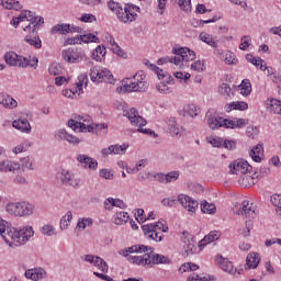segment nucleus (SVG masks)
Segmentation results:
<instances>
[{
    "mask_svg": "<svg viewBox=\"0 0 281 281\" xmlns=\"http://www.w3.org/2000/svg\"><path fill=\"white\" fill-rule=\"evenodd\" d=\"M124 117H127L132 126H138L137 133H144L145 135H155V132L142 126H146V120L139 115L136 109L130 108L123 111Z\"/></svg>",
    "mask_w": 281,
    "mask_h": 281,
    "instance_id": "6e6552de",
    "label": "nucleus"
},
{
    "mask_svg": "<svg viewBox=\"0 0 281 281\" xmlns=\"http://www.w3.org/2000/svg\"><path fill=\"white\" fill-rule=\"evenodd\" d=\"M2 58L8 67H19L20 69H25V67H27V57H23L14 50L4 53Z\"/></svg>",
    "mask_w": 281,
    "mask_h": 281,
    "instance_id": "f8f14e48",
    "label": "nucleus"
},
{
    "mask_svg": "<svg viewBox=\"0 0 281 281\" xmlns=\"http://www.w3.org/2000/svg\"><path fill=\"white\" fill-rule=\"evenodd\" d=\"M103 43H105L109 47V49H111V52H113V54H116V56H119L120 58H126V52H124L120 45H117L115 43V37H113V35L105 33L103 35Z\"/></svg>",
    "mask_w": 281,
    "mask_h": 281,
    "instance_id": "a211bd4d",
    "label": "nucleus"
},
{
    "mask_svg": "<svg viewBox=\"0 0 281 281\" xmlns=\"http://www.w3.org/2000/svg\"><path fill=\"white\" fill-rule=\"evenodd\" d=\"M24 276L27 280L38 281L47 278V272H45V269L43 268H33L26 270Z\"/></svg>",
    "mask_w": 281,
    "mask_h": 281,
    "instance_id": "b1692460",
    "label": "nucleus"
},
{
    "mask_svg": "<svg viewBox=\"0 0 281 281\" xmlns=\"http://www.w3.org/2000/svg\"><path fill=\"white\" fill-rule=\"evenodd\" d=\"M41 233L44 234V236H54L56 235V228H54L52 224H46L42 227Z\"/></svg>",
    "mask_w": 281,
    "mask_h": 281,
    "instance_id": "e2e57ef3",
    "label": "nucleus"
},
{
    "mask_svg": "<svg viewBox=\"0 0 281 281\" xmlns=\"http://www.w3.org/2000/svg\"><path fill=\"white\" fill-rule=\"evenodd\" d=\"M145 238L147 240H154L155 243H161L164 240V233L168 232V226L164 225V222H156L155 224H145L142 226ZM164 232V233H161Z\"/></svg>",
    "mask_w": 281,
    "mask_h": 281,
    "instance_id": "0eeeda50",
    "label": "nucleus"
},
{
    "mask_svg": "<svg viewBox=\"0 0 281 281\" xmlns=\"http://www.w3.org/2000/svg\"><path fill=\"white\" fill-rule=\"evenodd\" d=\"M77 32V34H82V27L74 26L69 24H57L52 27V34H69Z\"/></svg>",
    "mask_w": 281,
    "mask_h": 281,
    "instance_id": "5701e85b",
    "label": "nucleus"
},
{
    "mask_svg": "<svg viewBox=\"0 0 281 281\" xmlns=\"http://www.w3.org/2000/svg\"><path fill=\"white\" fill-rule=\"evenodd\" d=\"M183 111L186 115H189V117H196V115L201 113V110L194 104L184 105Z\"/></svg>",
    "mask_w": 281,
    "mask_h": 281,
    "instance_id": "09e8293b",
    "label": "nucleus"
},
{
    "mask_svg": "<svg viewBox=\"0 0 281 281\" xmlns=\"http://www.w3.org/2000/svg\"><path fill=\"white\" fill-rule=\"evenodd\" d=\"M241 95H249L251 93V82L249 79H245L241 81Z\"/></svg>",
    "mask_w": 281,
    "mask_h": 281,
    "instance_id": "052dcab7",
    "label": "nucleus"
},
{
    "mask_svg": "<svg viewBox=\"0 0 281 281\" xmlns=\"http://www.w3.org/2000/svg\"><path fill=\"white\" fill-rule=\"evenodd\" d=\"M249 109V104L245 101H233L231 103H226L224 106V111L226 113H232V111H247Z\"/></svg>",
    "mask_w": 281,
    "mask_h": 281,
    "instance_id": "c756f323",
    "label": "nucleus"
},
{
    "mask_svg": "<svg viewBox=\"0 0 281 281\" xmlns=\"http://www.w3.org/2000/svg\"><path fill=\"white\" fill-rule=\"evenodd\" d=\"M123 91L131 93L136 91L138 93H144L148 91V83L146 82V75L144 71H138L133 76V79H126L122 82Z\"/></svg>",
    "mask_w": 281,
    "mask_h": 281,
    "instance_id": "39448f33",
    "label": "nucleus"
},
{
    "mask_svg": "<svg viewBox=\"0 0 281 281\" xmlns=\"http://www.w3.org/2000/svg\"><path fill=\"white\" fill-rule=\"evenodd\" d=\"M94 126L91 124V116L85 115L81 121V127L79 128V133H91Z\"/></svg>",
    "mask_w": 281,
    "mask_h": 281,
    "instance_id": "79ce46f5",
    "label": "nucleus"
},
{
    "mask_svg": "<svg viewBox=\"0 0 281 281\" xmlns=\"http://www.w3.org/2000/svg\"><path fill=\"white\" fill-rule=\"evenodd\" d=\"M229 170L232 175H247V172H251L254 167L247 162V160H235L229 165Z\"/></svg>",
    "mask_w": 281,
    "mask_h": 281,
    "instance_id": "dca6fc26",
    "label": "nucleus"
},
{
    "mask_svg": "<svg viewBox=\"0 0 281 281\" xmlns=\"http://www.w3.org/2000/svg\"><path fill=\"white\" fill-rule=\"evenodd\" d=\"M82 120H85V115H75L74 119H70L68 121L69 128H72V131H78L80 133Z\"/></svg>",
    "mask_w": 281,
    "mask_h": 281,
    "instance_id": "ea45409f",
    "label": "nucleus"
},
{
    "mask_svg": "<svg viewBox=\"0 0 281 281\" xmlns=\"http://www.w3.org/2000/svg\"><path fill=\"white\" fill-rule=\"evenodd\" d=\"M77 161H79V164L83 167V168H89L90 170H95V168H98V161L93 160V158L85 155V154H80L77 156Z\"/></svg>",
    "mask_w": 281,
    "mask_h": 281,
    "instance_id": "c85d7f7f",
    "label": "nucleus"
},
{
    "mask_svg": "<svg viewBox=\"0 0 281 281\" xmlns=\"http://www.w3.org/2000/svg\"><path fill=\"white\" fill-rule=\"evenodd\" d=\"M220 58L221 60H224L226 65H238V58H236V55L229 50L220 53Z\"/></svg>",
    "mask_w": 281,
    "mask_h": 281,
    "instance_id": "4c0bfd02",
    "label": "nucleus"
},
{
    "mask_svg": "<svg viewBox=\"0 0 281 281\" xmlns=\"http://www.w3.org/2000/svg\"><path fill=\"white\" fill-rule=\"evenodd\" d=\"M206 122L209 127L212 131H216L217 128H243L246 122L245 119H223L221 116H216V110L210 109L206 114Z\"/></svg>",
    "mask_w": 281,
    "mask_h": 281,
    "instance_id": "7ed1b4c3",
    "label": "nucleus"
},
{
    "mask_svg": "<svg viewBox=\"0 0 281 281\" xmlns=\"http://www.w3.org/2000/svg\"><path fill=\"white\" fill-rule=\"evenodd\" d=\"M108 8L109 10H111V12H114V14H119L120 12H122V5H120V3L111 0L108 2Z\"/></svg>",
    "mask_w": 281,
    "mask_h": 281,
    "instance_id": "69168bd1",
    "label": "nucleus"
},
{
    "mask_svg": "<svg viewBox=\"0 0 281 281\" xmlns=\"http://www.w3.org/2000/svg\"><path fill=\"white\" fill-rule=\"evenodd\" d=\"M128 143H124L123 145H110L108 148L101 150V155L102 157H109V155H126Z\"/></svg>",
    "mask_w": 281,
    "mask_h": 281,
    "instance_id": "412c9836",
    "label": "nucleus"
},
{
    "mask_svg": "<svg viewBox=\"0 0 281 281\" xmlns=\"http://www.w3.org/2000/svg\"><path fill=\"white\" fill-rule=\"evenodd\" d=\"M77 80H78L76 82L77 89H78V91H82V87H85V86L87 87V85L89 82V77H87V74H81L78 76Z\"/></svg>",
    "mask_w": 281,
    "mask_h": 281,
    "instance_id": "13d9d810",
    "label": "nucleus"
},
{
    "mask_svg": "<svg viewBox=\"0 0 281 281\" xmlns=\"http://www.w3.org/2000/svg\"><path fill=\"white\" fill-rule=\"evenodd\" d=\"M13 128H16V131H20V133H26L30 135L32 133V125L30 124V121L27 119H18L12 122Z\"/></svg>",
    "mask_w": 281,
    "mask_h": 281,
    "instance_id": "bb28decb",
    "label": "nucleus"
},
{
    "mask_svg": "<svg viewBox=\"0 0 281 281\" xmlns=\"http://www.w3.org/2000/svg\"><path fill=\"white\" fill-rule=\"evenodd\" d=\"M168 130L171 137H181V133L179 132V124L177 123V119L170 117L168 120Z\"/></svg>",
    "mask_w": 281,
    "mask_h": 281,
    "instance_id": "58836bf2",
    "label": "nucleus"
},
{
    "mask_svg": "<svg viewBox=\"0 0 281 281\" xmlns=\"http://www.w3.org/2000/svg\"><path fill=\"white\" fill-rule=\"evenodd\" d=\"M90 79L92 82H109L110 85H113L115 82V79H113V74H111V70L100 67V66H93L90 69Z\"/></svg>",
    "mask_w": 281,
    "mask_h": 281,
    "instance_id": "9b49d317",
    "label": "nucleus"
},
{
    "mask_svg": "<svg viewBox=\"0 0 281 281\" xmlns=\"http://www.w3.org/2000/svg\"><path fill=\"white\" fill-rule=\"evenodd\" d=\"M104 207L105 210H113V207H120V210H124V207H126V203L120 199L108 198L104 201Z\"/></svg>",
    "mask_w": 281,
    "mask_h": 281,
    "instance_id": "72a5a7b5",
    "label": "nucleus"
},
{
    "mask_svg": "<svg viewBox=\"0 0 281 281\" xmlns=\"http://www.w3.org/2000/svg\"><path fill=\"white\" fill-rule=\"evenodd\" d=\"M252 161H256V164H260L262 161V157H265L262 144H258L256 147H254L249 153Z\"/></svg>",
    "mask_w": 281,
    "mask_h": 281,
    "instance_id": "f704fd0d",
    "label": "nucleus"
},
{
    "mask_svg": "<svg viewBox=\"0 0 281 281\" xmlns=\"http://www.w3.org/2000/svg\"><path fill=\"white\" fill-rule=\"evenodd\" d=\"M172 54H175L173 65L180 69H183V63H190L196 58V53L188 47L173 48Z\"/></svg>",
    "mask_w": 281,
    "mask_h": 281,
    "instance_id": "1a4fd4ad",
    "label": "nucleus"
},
{
    "mask_svg": "<svg viewBox=\"0 0 281 281\" xmlns=\"http://www.w3.org/2000/svg\"><path fill=\"white\" fill-rule=\"evenodd\" d=\"M268 109H270L271 113L281 115V101L273 98L270 99V105L268 106Z\"/></svg>",
    "mask_w": 281,
    "mask_h": 281,
    "instance_id": "864d4df0",
    "label": "nucleus"
},
{
    "mask_svg": "<svg viewBox=\"0 0 281 281\" xmlns=\"http://www.w3.org/2000/svg\"><path fill=\"white\" fill-rule=\"evenodd\" d=\"M214 280V278L211 277H199L196 273H192L188 277L187 281H211Z\"/></svg>",
    "mask_w": 281,
    "mask_h": 281,
    "instance_id": "338daca9",
    "label": "nucleus"
},
{
    "mask_svg": "<svg viewBox=\"0 0 281 281\" xmlns=\"http://www.w3.org/2000/svg\"><path fill=\"white\" fill-rule=\"evenodd\" d=\"M57 179L61 181L63 186L78 188V180H76L74 173L67 169H60L57 173Z\"/></svg>",
    "mask_w": 281,
    "mask_h": 281,
    "instance_id": "6ab92c4d",
    "label": "nucleus"
},
{
    "mask_svg": "<svg viewBox=\"0 0 281 281\" xmlns=\"http://www.w3.org/2000/svg\"><path fill=\"white\" fill-rule=\"evenodd\" d=\"M136 12H139V7L127 3L124 9L122 8V11H119L116 16L121 23H133L137 16Z\"/></svg>",
    "mask_w": 281,
    "mask_h": 281,
    "instance_id": "ddd939ff",
    "label": "nucleus"
},
{
    "mask_svg": "<svg viewBox=\"0 0 281 281\" xmlns=\"http://www.w3.org/2000/svg\"><path fill=\"white\" fill-rule=\"evenodd\" d=\"M36 21L29 22L27 24H23V33L26 34V36H36Z\"/></svg>",
    "mask_w": 281,
    "mask_h": 281,
    "instance_id": "c03bdc74",
    "label": "nucleus"
},
{
    "mask_svg": "<svg viewBox=\"0 0 281 281\" xmlns=\"http://www.w3.org/2000/svg\"><path fill=\"white\" fill-rule=\"evenodd\" d=\"M260 179V175H258V171H255L251 176V172L244 173L239 177L238 183L243 188H251V186H256Z\"/></svg>",
    "mask_w": 281,
    "mask_h": 281,
    "instance_id": "aec40b11",
    "label": "nucleus"
},
{
    "mask_svg": "<svg viewBox=\"0 0 281 281\" xmlns=\"http://www.w3.org/2000/svg\"><path fill=\"white\" fill-rule=\"evenodd\" d=\"M71 221H74V213L68 211L59 222V227L61 231L69 229V225H71Z\"/></svg>",
    "mask_w": 281,
    "mask_h": 281,
    "instance_id": "a19ab883",
    "label": "nucleus"
},
{
    "mask_svg": "<svg viewBox=\"0 0 281 281\" xmlns=\"http://www.w3.org/2000/svg\"><path fill=\"white\" fill-rule=\"evenodd\" d=\"M153 247L145 245H134L128 248L119 250V256L127 258L128 262L132 265L148 267V258H150V254H153Z\"/></svg>",
    "mask_w": 281,
    "mask_h": 281,
    "instance_id": "f03ea898",
    "label": "nucleus"
},
{
    "mask_svg": "<svg viewBox=\"0 0 281 281\" xmlns=\"http://www.w3.org/2000/svg\"><path fill=\"white\" fill-rule=\"evenodd\" d=\"M94 267L99 269V271H102V273H108L109 272V265L104 259L102 258H97V263H94Z\"/></svg>",
    "mask_w": 281,
    "mask_h": 281,
    "instance_id": "bf43d9fd",
    "label": "nucleus"
},
{
    "mask_svg": "<svg viewBox=\"0 0 281 281\" xmlns=\"http://www.w3.org/2000/svg\"><path fill=\"white\" fill-rule=\"evenodd\" d=\"M201 212H203V214H216V205L204 200L201 203Z\"/></svg>",
    "mask_w": 281,
    "mask_h": 281,
    "instance_id": "603ef678",
    "label": "nucleus"
},
{
    "mask_svg": "<svg viewBox=\"0 0 281 281\" xmlns=\"http://www.w3.org/2000/svg\"><path fill=\"white\" fill-rule=\"evenodd\" d=\"M175 79L171 77V79H166L160 81V83H158L156 86V89H158L159 93H170V87L168 85H172V81Z\"/></svg>",
    "mask_w": 281,
    "mask_h": 281,
    "instance_id": "49530a36",
    "label": "nucleus"
},
{
    "mask_svg": "<svg viewBox=\"0 0 281 281\" xmlns=\"http://www.w3.org/2000/svg\"><path fill=\"white\" fill-rule=\"evenodd\" d=\"M246 265L248 269H258V265H260V255L257 252L248 254Z\"/></svg>",
    "mask_w": 281,
    "mask_h": 281,
    "instance_id": "e433bc0d",
    "label": "nucleus"
},
{
    "mask_svg": "<svg viewBox=\"0 0 281 281\" xmlns=\"http://www.w3.org/2000/svg\"><path fill=\"white\" fill-rule=\"evenodd\" d=\"M182 243V256L188 258V256H194V254H196V247L194 246V235L190 234L189 232H183Z\"/></svg>",
    "mask_w": 281,
    "mask_h": 281,
    "instance_id": "4468645a",
    "label": "nucleus"
},
{
    "mask_svg": "<svg viewBox=\"0 0 281 281\" xmlns=\"http://www.w3.org/2000/svg\"><path fill=\"white\" fill-rule=\"evenodd\" d=\"M50 76H60L63 74V67L58 64H52L48 68Z\"/></svg>",
    "mask_w": 281,
    "mask_h": 281,
    "instance_id": "0e129e2a",
    "label": "nucleus"
},
{
    "mask_svg": "<svg viewBox=\"0 0 281 281\" xmlns=\"http://www.w3.org/2000/svg\"><path fill=\"white\" fill-rule=\"evenodd\" d=\"M181 176V173L177 170L175 171H169L167 173H158L156 176L157 181H159V183H173V181H177V179H179V177Z\"/></svg>",
    "mask_w": 281,
    "mask_h": 281,
    "instance_id": "a878e982",
    "label": "nucleus"
},
{
    "mask_svg": "<svg viewBox=\"0 0 281 281\" xmlns=\"http://www.w3.org/2000/svg\"><path fill=\"white\" fill-rule=\"evenodd\" d=\"M265 69L267 71V76L271 80V82H273V85L277 86V89H280V85H281L280 72L271 66L265 67Z\"/></svg>",
    "mask_w": 281,
    "mask_h": 281,
    "instance_id": "473e14b6",
    "label": "nucleus"
},
{
    "mask_svg": "<svg viewBox=\"0 0 281 281\" xmlns=\"http://www.w3.org/2000/svg\"><path fill=\"white\" fill-rule=\"evenodd\" d=\"M34 204L26 201L9 202L5 205V212L10 214V216H32V214H34Z\"/></svg>",
    "mask_w": 281,
    "mask_h": 281,
    "instance_id": "423d86ee",
    "label": "nucleus"
},
{
    "mask_svg": "<svg viewBox=\"0 0 281 281\" xmlns=\"http://www.w3.org/2000/svg\"><path fill=\"white\" fill-rule=\"evenodd\" d=\"M24 41L26 43H30L33 47H35V49H41V47H43V44L41 42V38H38L37 35H25Z\"/></svg>",
    "mask_w": 281,
    "mask_h": 281,
    "instance_id": "8fccbe9b",
    "label": "nucleus"
},
{
    "mask_svg": "<svg viewBox=\"0 0 281 281\" xmlns=\"http://www.w3.org/2000/svg\"><path fill=\"white\" fill-rule=\"evenodd\" d=\"M191 69L193 71H196L198 74H201L202 71H205V61L199 59L195 60L192 65H191Z\"/></svg>",
    "mask_w": 281,
    "mask_h": 281,
    "instance_id": "680f3d73",
    "label": "nucleus"
},
{
    "mask_svg": "<svg viewBox=\"0 0 281 281\" xmlns=\"http://www.w3.org/2000/svg\"><path fill=\"white\" fill-rule=\"evenodd\" d=\"M33 21H36V16H34V13L30 10H23L19 14V16H13L10 21V25L12 27H19V25H26L27 23H32Z\"/></svg>",
    "mask_w": 281,
    "mask_h": 281,
    "instance_id": "2eb2a0df",
    "label": "nucleus"
},
{
    "mask_svg": "<svg viewBox=\"0 0 281 281\" xmlns=\"http://www.w3.org/2000/svg\"><path fill=\"white\" fill-rule=\"evenodd\" d=\"M215 262L218 267H221L223 269V271H226L227 273H231L232 276H234L236 273V269H234V265L232 263V261L223 258V256L217 255L215 258Z\"/></svg>",
    "mask_w": 281,
    "mask_h": 281,
    "instance_id": "cd10ccee",
    "label": "nucleus"
},
{
    "mask_svg": "<svg viewBox=\"0 0 281 281\" xmlns=\"http://www.w3.org/2000/svg\"><path fill=\"white\" fill-rule=\"evenodd\" d=\"M150 258H148V267H155V265H170V258L159 255L153 250L149 254Z\"/></svg>",
    "mask_w": 281,
    "mask_h": 281,
    "instance_id": "393cba45",
    "label": "nucleus"
},
{
    "mask_svg": "<svg viewBox=\"0 0 281 281\" xmlns=\"http://www.w3.org/2000/svg\"><path fill=\"white\" fill-rule=\"evenodd\" d=\"M104 56H106V48L104 46L99 45L92 53V57L97 61H101Z\"/></svg>",
    "mask_w": 281,
    "mask_h": 281,
    "instance_id": "6e6d98bb",
    "label": "nucleus"
},
{
    "mask_svg": "<svg viewBox=\"0 0 281 281\" xmlns=\"http://www.w3.org/2000/svg\"><path fill=\"white\" fill-rule=\"evenodd\" d=\"M178 203L189 212V214L192 216L193 214H196V210H199V202L194 199L190 198V195H186L183 193L178 195V200L175 198H165L161 200V205L164 207H175Z\"/></svg>",
    "mask_w": 281,
    "mask_h": 281,
    "instance_id": "20e7f679",
    "label": "nucleus"
},
{
    "mask_svg": "<svg viewBox=\"0 0 281 281\" xmlns=\"http://www.w3.org/2000/svg\"><path fill=\"white\" fill-rule=\"evenodd\" d=\"M221 238V233L218 231H212L209 235H206L203 239L199 243V249L200 251L203 250V248L206 245H210V243H214L215 240H218Z\"/></svg>",
    "mask_w": 281,
    "mask_h": 281,
    "instance_id": "2f4dec72",
    "label": "nucleus"
},
{
    "mask_svg": "<svg viewBox=\"0 0 281 281\" xmlns=\"http://www.w3.org/2000/svg\"><path fill=\"white\" fill-rule=\"evenodd\" d=\"M0 104L4 106V109L13 110L19 106V102L12 98V95L8 93H0Z\"/></svg>",
    "mask_w": 281,
    "mask_h": 281,
    "instance_id": "7c9ffc66",
    "label": "nucleus"
},
{
    "mask_svg": "<svg viewBox=\"0 0 281 281\" xmlns=\"http://www.w3.org/2000/svg\"><path fill=\"white\" fill-rule=\"evenodd\" d=\"M218 93L224 98L225 100H232V95H234V92H232V88L227 83H222L218 87Z\"/></svg>",
    "mask_w": 281,
    "mask_h": 281,
    "instance_id": "37998d69",
    "label": "nucleus"
},
{
    "mask_svg": "<svg viewBox=\"0 0 281 281\" xmlns=\"http://www.w3.org/2000/svg\"><path fill=\"white\" fill-rule=\"evenodd\" d=\"M238 216H246V218H255L256 216V206L254 203H249V201L245 200L241 202V206L236 212Z\"/></svg>",
    "mask_w": 281,
    "mask_h": 281,
    "instance_id": "4be33fe9",
    "label": "nucleus"
},
{
    "mask_svg": "<svg viewBox=\"0 0 281 281\" xmlns=\"http://www.w3.org/2000/svg\"><path fill=\"white\" fill-rule=\"evenodd\" d=\"M0 3L5 10H15V12L23 10V4L16 0H0Z\"/></svg>",
    "mask_w": 281,
    "mask_h": 281,
    "instance_id": "c9c22d12",
    "label": "nucleus"
},
{
    "mask_svg": "<svg viewBox=\"0 0 281 281\" xmlns=\"http://www.w3.org/2000/svg\"><path fill=\"white\" fill-rule=\"evenodd\" d=\"M20 166H21L23 172H25V168L27 170H34V158L30 157V156L22 158Z\"/></svg>",
    "mask_w": 281,
    "mask_h": 281,
    "instance_id": "de8ad7c7",
    "label": "nucleus"
},
{
    "mask_svg": "<svg viewBox=\"0 0 281 281\" xmlns=\"http://www.w3.org/2000/svg\"><path fill=\"white\" fill-rule=\"evenodd\" d=\"M200 41H202V43H205L206 45H210V47H214V48L218 47L214 38H212V35L207 33H201Z\"/></svg>",
    "mask_w": 281,
    "mask_h": 281,
    "instance_id": "4d7b16f0",
    "label": "nucleus"
},
{
    "mask_svg": "<svg viewBox=\"0 0 281 281\" xmlns=\"http://www.w3.org/2000/svg\"><path fill=\"white\" fill-rule=\"evenodd\" d=\"M240 41L241 42L239 44V49L245 52V49H247L249 47V41H251V37H249V35H245V36L241 37Z\"/></svg>",
    "mask_w": 281,
    "mask_h": 281,
    "instance_id": "774afa93",
    "label": "nucleus"
},
{
    "mask_svg": "<svg viewBox=\"0 0 281 281\" xmlns=\"http://www.w3.org/2000/svg\"><path fill=\"white\" fill-rule=\"evenodd\" d=\"M82 43H100V38L91 33H86L79 36V45Z\"/></svg>",
    "mask_w": 281,
    "mask_h": 281,
    "instance_id": "3c124183",
    "label": "nucleus"
},
{
    "mask_svg": "<svg viewBox=\"0 0 281 281\" xmlns=\"http://www.w3.org/2000/svg\"><path fill=\"white\" fill-rule=\"evenodd\" d=\"M130 215L126 212H119L114 217V225H124L128 223Z\"/></svg>",
    "mask_w": 281,
    "mask_h": 281,
    "instance_id": "5fc2aeb1",
    "label": "nucleus"
},
{
    "mask_svg": "<svg viewBox=\"0 0 281 281\" xmlns=\"http://www.w3.org/2000/svg\"><path fill=\"white\" fill-rule=\"evenodd\" d=\"M93 226V218L91 217H80L77 222L78 229H81V232H85L87 227Z\"/></svg>",
    "mask_w": 281,
    "mask_h": 281,
    "instance_id": "a18cd8bd",
    "label": "nucleus"
},
{
    "mask_svg": "<svg viewBox=\"0 0 281 281\" xmlns=\"http://www.w3.org/2000/svg\"><path fill=\"white\" fill-rule=\"evenodd\" d=\"M0 172H10V175H23V168H21V164L14 160H2L0 161Z\"/></svg>",
    "mask_w": 281,
    "mask_h": 281,
    "instance_id": "f3484780",
    "label": "nucleus"
},
{
    "mask_svg": "<svg viewBox=\"0 0 281 281\" xmlns=\"http://www.w3.org/2000/svg\"><path fill=\"white\" fill-rule=\"evenodd\" d=\"M61 58L65 63H70L71 65H78L82 60H87V54L85 49L78 47H69L61 52Z\"/></svg>",
    "mask_w": 281,
    "mask_h": 281,
    "instance_id": "9d476101",
    "label": "nucleus"
},
{
    "mask_svg": "<svg viewBox=\"0 0 281 281\" xmlns=\"http://www.w3.org/2000/svg\"><path fill=\"white\" fill-rule=\"evenodd\" d=\"M0 236L8 247L14 249V247H23V245L30 243V238L34 236V228L32 226H24L16 229L0 217Z\"/></svg>",
    "mask_w": 281,
    "mask_h": 281,
    "instance_id": "f257e3e1",
    "label": "nucleus"
}]
</instances>
